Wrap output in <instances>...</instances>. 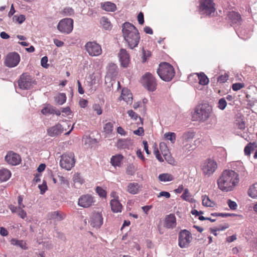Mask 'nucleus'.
Segmentation results:
<instances>
[{
    "label": "nucleus",
    "mask_w": 257,
    "mask_h": 257,
    "mask_svg": "<svg viewBox=\"0 0 257 257\" xmlns=\"http://www.w3.org/2000/svg\"><path fill=\"white\" fill-rule=\"evenodd\" d=\"M100 24L105 30H108L111 28L110 22L108 21V19L105 17H102L100 19Z\"/></svg>",
    "instance_id": "obj_37"
},
{
    "label": "nucleus",
    "mask_w": 257,
    "mask_h": 257,
    "mask_svg": "<svg viewBox=\"0 0 257 257\" xmlns=\"http://www.w3.org/2000/svg\"><path fill=\"white\" fill-rule=\"evenodd\" d=\"M138 21L140 25H143L144 23L143 13L140 12L138 16Z\"/></svg>",
    "instance_id": "obj_62"
},
{
    "label": "nucleus",
    "mask_w": 257,
    "mask_h": 257,
    "mask_svg": "<svg viewBox=\"0 0 257 257\" xmlns=\"http://www.w3.org/2000/svg\"><path fill=\"white\" fill-rule=\"evenodd\" d=\"M117 66L114 64H110L108 66L107 73L112 76H115L117 73Z\"/></svg>",
    "instance_id": "obj_39"
},
{
    "label": "nucleus",
    "mask_w": 257,
    "mask_h": 257,
    "mask_svg": "<svg viewBox=\"0 0 257 257\" xmlns=\"http://www.w3.org/2000/svg\"><path fill=\"white\" fill-rule=\"evenodd\" d=\"M23 208H19L17 214L21 218L24 219L27 217V213Z\"/></svg>",
    "instance_id": "obj_48"
},
{
    "label": "nucleus",
    "mask_w": 257,
    "mask_h": 257,
    "mask_svg": "<svg viewBox=\"0 0 257 257\" xmlns=\"http://www.w3.org/2000/svg\"><path fill=\"white\" fill-rule=\"evenodd\" d=\"M93 108L97 115H100L102 113V111L99 104H95L93 106Z\"/></svg>",
    "instance_id": "obj_53"
},
{
    "label": "nucleus",
    "mask_w": 257,
    "mask_h": 257,
    "mask_svg": "<svg viewBox=\"0 0 257 257\" xmlns=\"http://www.w3.org/2000/svg\"><path fill=\"white\" fill-rule=\"evenodd\" d=\"M0 234L3 236H6L8 235V231L5 227H0Z\"/></svg>",
    "instance_id": "obj_64"
},
{
    "label": "nucleus",
    "mask_w": 257,
    "mask_h": 257,
    "mask_svg": "<svg viewBox=\"0 0 257 257\" xmlns=\"http://www.w3.org/2000/svg\"><path fill=\"white\" fill-rule=\"evenodd\" d=\"M202 204L204 206L212 207L214 205L213 202L211 201L209 197L207 195L202 196Z\"/></svg>",
    "instance_id": "obj_35"
},
{
    "label": "nucleus",
    "mask_w": 257,
    "mask_h": 257,
    "mask_svg": "<svg viewBox=\"0 0 257 257\" xmlns=\"http://www.w3.org/2000/svg\"><path fill=\"white\" fill-rule=\"evenodd\" d=\"M181 197L182 199L190 203H193L195 201V200L192 197L191 194L189 192L188 189L187 188H186L184 190V192L181 196Z\"/></svg>",
    "instance_id": "obj_27"
},
{
    "label": "nucleus",
    "mask_w": 257,
    "mask_h": 257,
    "mask_svg": "<svg viewBox=\"0 0 257 257\" xmlns=\"http://www.w3.org/2000/svg\"><path fill=\"white\" fill-rule=\"evenodd\" d=\"M11 176L10 171L6 169L0 170V180L2 181H7Z\"/></svg>",
    "instance_id": "obj_28"
},
{
    "label": "nucleus",
    "mask_w": 257,
    "mask_h": 257,
    "mask_svg": "<svg viewBox=\"0 0 257 257\" xmlns=\"http://www.w3.org/2000/svg\"><path fill=\"white\" fill-rule=\"evenodd\" d=\"M158 179L161 182H169L174 180V177L169 173H162L159 175Z\"/></svg>",
    "instance_id": "obj_29"
},
{
    "label": "nucleus",
    "mask_w": 257,
    "mask_h": 257,
    "mask_svg": "<svg viewBox=\"0 0 257 257\" xmlns=\"http://www.w3.org/2000/svg\"><path fill=\"white\" fill-rule=\"evenodd\" d=\"M170 194L168 192L166 191H162L159 193V194L157 195L158 198L161 197H165L166 198H169L170 197Z\"/></svg>",
    "instance_id": "obj_59"
},
{
    "label": "nucleus",
    "mask_w": 257,
    "mask_h": 257,
    "mask_svg": "<svg viewBox=\"0 0 257 257\" xmlns=\"http://www.w3.org/2000/svg\"><path fill=\"white\" fill-rule=\"evenodd\" d=\"M238 174L232 170H226V192L232 191L238 183Z\"/></svg>",
    "instance_id": "obj_4"
},
{
    "label": "nucleus",
    "mask_w": 257,
    "mask_h": 257,
    "mask_svg": "<svg viewBox=\"0 0 257 257\" xmlns=\"http://www.w3.org/2000/svg\"><path fill=\"white\" fill-rule=\"evenodd\" d=\"M96 192L98 194V195L101 197H106V192L105 190H104L101 187L97 186L96 188Z\"/></svg>",
    "instance_id": "obj_46"
},
{
    "label": "nucleus",
    "mask_w": 257,
    "mask_h": 257,
    "mask_svg": "<svg viewBox=\"0 0 257 257\" xmlns=\"http://www.w3.org/2000/svg\"><path fill=\"white\" fill-rule=\"evenodd\" d=\"M90 225L96 228H99L103 224V217L101 213L94 212L90 219Z\"/></svg>",
    "instance_id": "obj_16"
},
{
    "label": "nucleus",
    "mask_w": 257,
    "mask_h": 257,
    "mask_svg": "<svg viewBox=\"0 0 257 257\" xmlns=\"http://www.w3.org/2000/svg\"><path fill=\"white\" fill-rule=\"evenodd\" d=\"M192 239L191 233L186 229L182 230L179 233V245L181 248H186Z\"/></svg>",
    "instance_id": "obj_9"
},
{
    "label": "nucleus",
    "mask_w": 257,
    "mask_h": 257,
    "mask_svg": "<svg viewBox=\"0 0 257 257\" xmlns=\"http://www.w3.org/2000/svg\"><path fill=\"white\" fill-rule=\"evenodd\" d=\"M225 171H223L221 176L217 180V184L219 188L222 191L225 190V177L224 176V173Z\"/></svg>",
    "instance_id": "obj_38"
},
{
    "label": "nucleus",
    "mask_w": 257,
    "mask_h": 257,
    "mask_svg": "<svg viewBox=\"0 0 257 257\" xmlns=\"http://www.w3.org/2000/svg\"><path fill=\"white\" fill-rule=\"evenodd\" d=\"M127 114L129 116L131 117V118L135 120H136L138 118L140 121V123L143 124V119L138 116V114H137L135 111L133 110H129L127 111Z\"/></svg>",
    "instance_id": "obj_42"
},
{
    "label": "nucleus",
    "mask_w": 257,
    "mask_h": 257,
    "mask_svg": "<svg viewBox=\"0 0 257 257\" xmlns=\"http://www.w3.org/2000/svg\"><path fill=\"white\" fill-rule=\"evenodd\" d=\"M86 51L91 56H97L102 53L101 46L95 42H88L85 46Z\"/></svg>",
    "instance_id": "obj_12"
},
{
    "label": "nucleus",
    "mask_w": 257,
    "mask_h": 257,
    "mask_svg": "<svg viewBox=\"0 0 257 257\" xmlns=\"http://www.w3.org/2000/svg\"><path fill=\"white\" fill-rule=\"evenodd\" d=\"M150 55L151 54L150 52H146L145 50L143 49L142 56L143 62H145L148 58L150 57Z\"/></svg>",
    "instance_id": "obj_56"
},
{
    "label": "nucleus",
    "mask_w": 257,
    "mask_h": 257,
    "mask_svg": "<svg viewBox=\"0 0 257 257\" xmlns=\"http://www.w3.org/2000/svg\"><path fill=\"white\" fill-rule=\"evenodd\" d=\"M211 111V107L208 104H199L192 112V120L204 122L209 118Z\"/></svg>",
    "instance_id": "obj_2"
},
{
    "label": "nucleus",
    "mask_w": 257,
    "mask_h": 257,
    "mask_svg": "<svg viewBox=\"0 0 257 257\" xmlns=\"http://www.w3.org/2000/svg\"><path fill=\"white\" fill-rule=\"evenodd\" d=\"M198 77L199 79V83L200 84L202 85H207L209 82V79L203 73H201L198 74Z\"/></svg>",
    "instance_id": "obj_36"
},
{
    "label": "nucleus",
    "mask_w": 257,
    "mask_h": 257,
    "mask_svg": "<svg viewBox=\"0 0 257 257\" xmlns=\"http://www.w3.org/2000/svg\"><path fill=\"white\" fill-rule=\"evenodd\" d=\"M88 104V101L84 99H81L79 100V105L82 108H85Z\"/></svg>",
    "instance_id": "obj_63"
},
{
    "label": "nucleus",
    "mask_w": 257,
    "mask_h": 257,
    "mask_svg": "<svg viewBox=\"0 0 257 257\" xmlns=\"http://www.w3.org/2000/svg\"><path fill=\"white\" fill-rule=\"evenodd\" d=\"M48 217L50 219H53L55 221H60L63 219L62 216L58 211L49 213Z\"/></svg>",
    "instance_id": "obj_34"
},
{
    "label": "nucleus",
    "mask_w": 257,
    "mask_h": 257,
    "mask_svg": "<svg viewBox=\"0 0 257 257\" xmlns=\"http://www.w3.org/2000/svg\"><path fill=\"white\" fill-rule=\"evenodd\" d=\"M113 128V124L111 122H107L104 126L103 129L105 134L109 135L110 134Z\"/></svg>",
    "instance_id": "obj_41"
},
{
    "label": "nucleus",
    "mask_w": 257,
    "mask_h": 257,
    "mask_svg": "<svg viewBox=\"0 0 257 257\" xmlns=\"http://www.w3.org/2000/svg\"><path fill=\"white\" fill-rule=\"evenodd\" d=\"M101 7L105 11L114 12L116 10V5L111 2H106L101 4Z\"/></svg>",
    "instance_id": "obj_25"
},
{
    "label": "nucleus",
    "mask_w": 257,
    "mask_h": 257,
    "mask_svg": "<svg viewBox=\"0 0 257 257\" xmlns=\"http://www.w3.org/2000/svg\"><path fill=\"white\" fill-rule=\"evenodd\" d=\"M130 141L125 139H119L117 142V147L120 148H126L128 147Z\"/></svg>",
    "instance_id": "obj_40"
},
{
    "label": "nucleus",
    "mask_w": 257,
    "mask_h": 257,
    "mask_svg": "<svg viewBox=\"0 0 257 257\" xmlns=\"http://www.w3.org/2000/svg\"><path fill=\"white\" fill-rule=\"evenodd\" d=\"M214 3L212 0H201L199 11L201 15L209 16L215 11Z\"/></svg>",
    "instance_id": "obj_6"
},
{
    "label": "nucleus",
    "mask_w": 257,
    "mask_h": 257,
    "mask_svg": "<svg viewBox=\"0 0 257 257\" xmlns=\"http://www.w3.org/2000/svg\"><path fill=\"white\" fill-rule=\"evenodd\" d=\"M228 23L234 28L241 25L242 22L241 16L237 12L232 11L227 13Z\"/></svg>",
    "instance_id": "obj_13"
},
{
    "label": "nucleus",
    "mask_w": 257,
    "mask_h": 257,
    "mask_svg": "<svg viewBox=\"0 0 257 257\" xmlns=\"http://www.w3.org/2000/svg\"><path fill=\"white\" fill-rule=\"evenodd\" d=\"M53 107L50 105H48L41 110V112L44 115H47L49 114H53Z\"/></svg>",
    "instance_id": "obj_45"
},
{
    "label": "nucleus",
    "mask_w": 257,
    "mask_h": 257,
    "mask_svg": "<svg viewBox=\"0 0 257 257\" xmlns=\"http://www.w3.org/2000/svg\"><path fill=\"white\" fill-rule=\"evenodd\" d=\"M63 131L62 125L58 123L47 130L48 135L50 137H54L61 134Z\"/></svg>",
    "instance_id": "obj_19"
},
{
    "label": "nucleus",
    "mask_w": 257,
    "mask_h": 257,
    "mask_svg": "<svg viewBox=\"0 0 257 257\" xmlns=\"http://www.w3.org/2000/svg\"><path fill=\"white\" fill-rule=\"evenodd\" d=\"M195 136V133L193 131L185 132L182 135V140L184 142H190L192 140Z\"/></svg>",
    "instance_id": "obj_31"
},
{
    "label": "nucleus",
    "mask_w": 257,
    "mask_h": 257,
    "mask_svg": "<svg viewBox=\"0 0 257 257\" xmlns=\"http://www.w3.org/2000/svg\"><path fill=\"white\" fill-rule=\"evenodd\" d=\"M5 159L9 164L12 166H17L20 164L22 161L21 156L13 151H9L5 156Z\"/></svg>",
    "instance_id": "obj_15"
},
{
    "label": "nucleus",
    "mask_w": 257,
    "mask_h": 257,
    "mask_svg": "<svg viewBox=\"0 0 257 257\" xmlns=\"http://www.w3.org/2000/svg\"><path fill=\"white\" fill-rule=\"evenodd\" d=\"M217 167L216 162L211 159L204 160L201 164V168L205 176L209 177L215 171Z\"/></svg>",
    "instance_id": "obj_7"
},
{
    "label": "nucleus",
    "mask_w": 257,
    "mask_h": 257,
    "mask_svg": "<svg viewBox=\"0 0 257 257\" xmlns=\"http://www.w3.org/2000/svg\"><path fill=\"white\" fill-rule=\"evenodd\" d=\"M75 164L74 154L72 152L66 153L61 156L60 166L66 170H70Z\"/></svg>",
    "instance_id": "obj_5"
},
{
    "label": "nucleus",
    "mask_w": 257,
    "mask_h": 257,
    "mask_svg": "<svg viewBox=\"0 0 257 257\" xmlns=\"http://www.w3.org/2000/svg\"><path fill=\"white\" fill-rule=\"evenodd\" d=\"M63 13L66 16H71L74 14V10L72 8L68 7L64 9Z\"/></svg>",
    "instance_id": "obj_55"
},
{
    "label": "nucleus",
    "mask_w": 257,
    "mask_h": 257,
    "mask_svg": "<svg viewBox=\"0 0 257 257\" xmlns=\"http://www.w3.org/2000/svg\"><path fill=\"white\" fill-rule=\"evenodd\" d=\"M111 210L115 213L121 211L122 206L118 200L116 199H113L110 201Z\"/></svg>",
    "instance_id": "obj_21"
},
{
    "label": "nucleus",
    "mask_w": 257,
    "mask_h": 257,
    "mask_svg": "<svg viewBox=\"0 0 257 257\" xmlns=\"http://www.w3.org/2000/svg\"><path fill=\"white\" fill-rule=\"evenodd\" d=\"M176 225V217L173 214L168 215L165 220V226L168 228H173Z\"/></svg>",
    "instance_id": "obj_20"
},
{
    "label": "nucleus",
    "mask_w": 257,
    "mask_h": 257,
    "mask_svg": "<svg viewBox=\"0 0 257 257\" xmlns=\"http://www.w3.org/2000/svg\"><path fill=\"white\" fill-rule=\"evenodd\" d=\"M56 102L59 105L63 104L66 100V96L64 93H59L55 97Z\"/></svg>",
    "instance_id": "obj_32"
},
{
    "label": "nucleus",
    "mask_w": 257,
    "mask_h": 257,
    "mask_svg": "<svg viewBox=\"0 0 257 257\" xmlns=\"http://www.w3.org/2000/svg\"><path fill=\"white\" fill-rule=\"evenodd\" d=\"M15 19H16L17 22H18L19 24H22L25 21L26 18L24 15H21L19 16H14L13 17V20H14Z\"/></svg>",
    "instance_id": "obj_50"
},
{
    "label": "nucleus",
    "mask_w": 257,
    "mask_h": 257,
    "mask_svg": "<svg viewBox=\"0 0 257 257\" xmlns=\"http://www.w3.org/2000/svg\"><path fill=\"white\" fill-rule=\"evenodd\" d=\"M73 181L75 183H78L79 184H82L84 182L83 178L79 173H76L74 174L73 177Z\"/></svg>",
    "instance_id": "obj_44"
},
{
    "label": "nucleus",
    "mask_w": 257,
    "mask_h": 257,
    "mask_svg": "<svg viewBox=\"0 0 257 257\" xmlns=\"http://www.w3.org/2000/svg\"><path fill=\"white\" fill-rule=\"evenodd\" d=\"M93 197L88 194L82 195L78 199V205L83 208H87L94 203Z\"/></svg>",
    "instance_id": "obj_17"
},
{
    "label": "nucleus",
    "mask_w": 257,
    "mask_h": 257,
    "mask_svg": "<svg viewBox=\"0 0 257 257\" xmlns=\"http://www.w3.org/2000/svg\"><path fill=\"white\" fill-rule=\"evenodd\" d=\"M39 188L41 191L42 194H44L47 189V186L46 182H43L41 185H39Z\"/></svg>",
    "instance_id": "obj_58"
},
{
    "label": "nucleus",
    "mask_w": 257,
    "mask_h": 257,
    "mask_svg": "<svg viewBox=\"0 0 257 257\" xmlns=\"http://www.w3.org/2000/svg\"><path fill=\"white\" fill-rule=\"evenodd\" d=\"M135 135L139 136H142L144 134V130L143 127H139L137 130L134 131Z\"/></svg>",
    "instance_id": "obj_57"
},
{
    "label": "nucleus",
    "mask_w": 257,
    "mask_h": 257,
    "mask_svg": "<svg viewBox=\"0 0 257 257\" xmlns=\"http://www.w3.org/2000/svg\"><path fill=\"white\" fill-rule=\"evenodd\" d=\"M98 76L96 75L94 73H93L89 76V79H90L91 85H94L96 83V80L98 79Z\"/></svg>",
    "instance_id": "obj_51"
},
{
    "label": "nucleus",
    "mask_w": 257,
    "mask_h": 257,
    "mask_svg": "<svg viewBox=\"0 0 257 257\" xmlns=\"http://www.w3.org/2000/svg\"><path fill=\"white\" fill-rule=\"evenodd\" d=\"M154 154L158 161H159L160 162H164L163 158L161 156L158 148L156 147H155L154 149Z\"/></svg>",
    "instance_id": "obj_49"
},
{
    "label": "nucleus",
    "mask_w": 257,
    "mask_h": 257,
    "mask_svg": "<svg viewBox=\"0 0 257 257\" xmlns=\"http://www.w3.org/2000/svg\"><path fill=\"white\" fill-rule=\"evenodd\" d=\"M143 85L150 91H154L156 89V82L155 78L150 73H147L142 77Z\"/></svg>",
    "instance_id": "obj_11"
},
{
    "label": "nucleus",
    "mask_w": 257,
    "mask_h": 257,
    "mask_svg": "<svg viewBox=\"0 0 257 257\" xmlns=\"http://www.w3.org/2000/svg\"><path fill=\"white\" fill-rule=\"evenodd\" d=\"M227 204L229 208L231 210H235L237 208V204L235 202L228 199L227 201Z\"/></svg>",
    "instance_id": "obj_52"
},
{
    "label": "nucleus",
    "mask_w": 257,
    "mask_h": 257,
    "mask_svg": "<svg viewBox=\"0 0 257 257\" xmlns=\"http://www.w3.org/2000/svg\"><path fill=\"white\" fill-rule=\"evenodd\" d=\"M119 60L121 66L123 67H127L130 62L129 54L124 49H121L118 53Z\"/></svg>",
    "instance_id": "obj_18"
},
{
    "label": "nucleus",
    "mask_w": 257,
    "mask_h": 257,
    "mask_svg": "<svg viewBox=\"0 0 257 257\" xmlns=\"http://www.w3.org/2000/svg\"><path fill=\"white\" fill-rule=\"evenodd\" d=\"M11 243L13 245L20 247L22 249H27L28 248L26 242L22 240H18L15 238H12L11 240Z\"/></svg>",
    "instance_id": "obj_26"
},
{
    "label": "nucleus",
    "mask_w": 257,
    "mask_h": 257,
    "mask_svg": "<svg viewBox=\"0 0 257 257\" xmlns=\"http://www.w3.org/2000/svg\"><path fill=\"white\" fill-rule=\"evenodd\" d=\"M120 97L122 99L124 100L127 103H131L133 99V95L130 91L126 89L123 88L122 90Z\"/></svg>",
    "instance_id": "obj_22"
},
{
    "label": "nucleus",
    "mask_w": 257,
    "mask_h": 257,
    "mask_svg": "<svg viewBox=\"0 0 257 257\" xmlns=\"http://www.w3.org/2000/svg\"><path fill=\"white\" fill-rule=\"evenodd\" d=\"M244 87L243 83H235L232 84V88L234 91H237Z\"/></svg>",
    "instance_id": "obj_47"
},
{
    "label": "nucleus",
    "mask_w": 257,
    "mask_h": 257,
    "mask_svg": "<svg viewBox=\"0 0 257 257\" xmlns=\"http://www.w3.org/2000/svg\"><path fill=\"white\" fill-rule=\"evenodd\" d=\"M257 147L256 143H249L244 148V154L246 156H249L251 152Z\"/></svg>",
    "instance_id": "obj_30"
},
{
    "label": "nucleus",
    "mask_w": 257,
    "mask_h": 257,
    "mask_svg": "<svg viewBox=\"0 0 257 257\" xmlns=\"http://www.w3.org/2000/svg\"><path fill=\"white\" fill-rule=\"evenodd\" d=\"M122 32L124 40L130 49L138 46L140 36L138 29L132 24L125 22L122 26Z\"/></svg>",
    "instance_id": "obj_1"
},
{
    "label": "nucleus",
    "mask_w": 257,
    "mask_h": 257,
    "mask_svg": "<svg viewBox=\"0 0 257 257\" xmlns=\"http://www.w3.org/2000/svg\"><path fill=\"white\" fill-rule=\"evenodd\" d=\"M123 159V156L120 154L113 156L110 159V163L114 167H120Z\"/></svg>",
    "instance_id": "obj_24"
},
{
    "label": "nucleus",
    "mask_w": 257,
    "mask_h": 257,
    "mask_svg": "<svg viewBox=\"0 0 257 257\" xmlns=\"http://www.w3.org/2000/svg\"><path fill=\"white\" fill-rule=\"evenodd\" d=\"M157 73L160 77L165 81H169L174 76L175 71L172 65L167 62L161 63Z\"/></svg>",
    "instance_id": "obj_3"
},
{
    "label": "nucleus",
    "mask_w": 257,
    "mask_h": 257,
    "mask_svg": "<svg viewBox=\"0 0 257 257\" xmlns=\"http://www.w3.org/2000/svg\"><path fill=\"white\" fill-rule=\"evenodd\" d=\"M140 190V186L137 183H130L127 185V191L132 194H138Z\"/></svg>",
    "instance_id": "obj_23"
},
{
    "label": "nucleus",
    "mask_w": 257,
    "mask_h": 257,
    "mask_svg": "<svg viewBox=\"0 0 257 257\" xmlns=\"http://www.w3.org/2000/svg\"><path fill=\"white\" fill-rule=\"evenodd\" d=\"M59 180L61 184H66L68 185L69 182L67 179L63 176H58Z\"/></svg>",
    "instance_id": "obj_61"
},
{
    "label": "nucleus",
    "mask_w": 257,
    "mask_h": 257,
    "mask_svg": "<svg viewBox=\"0 0 257 257\" xmlns=\"http://www.w3.org/2000/svg\"><path fill=\"white\" fill-rule=\"evenodd\" d=\"M58 30L63 33L69 34L73 28V21L71 18H65L61 20L58 24Z\"/></svg>",
    "instance_id": "obj_10"
},
{
    "label": "nucleus",
    "mask_w": 257,
    "mask_h": 257,
    "mask_svg": "<svg viewBox=\"0 0 257 257\" xmlns=\"http://www.w3.org/2000/svg\"><path fill=\"white\" fill-rule=\"evenodd\" d=\"M164 137L170 141L171 143H174L176 141V134L174 133H167L164 134Z\"/></svg>",
    "instance_id": "obj_43"
},
{
    "label": "nucleus",
    "mask_w": 257,
    "mask_h": 257,
    "mask_svg": "<svg viewBox=\"0 0 257 257\" xmlns=\"http://www.w3.org/2000/svg\"><path fill=\"white\" fill-rule=\"evenodd\" d=\"M20 61V56L16 52L9 53L6 57L5 65L10 68L15 67L18 65Z\"/></svg>",
    "instance_id": "obj_14"
},
{
    "label": "nucleus",
    "mask_w": 257,
    "mask_h": 257,
    "mask_svg": "<svg viewBox=\"0 0 257 257\" xmlns=\"http://www.w3.org/2000/svg\"><path fill=\"white\" fill-rule=\"evenodd\" d=\"M218 107L221 110H223L225 108V98H221L219 100Z\"/></svg>",
    "instance_id": "obj_60"
},
{
    "label": "nucleus",
    "mask_w": 257,
    "mask_h": 257,
    "mask_svg": "<svg viewBox=\"0 0 257 257\" xmlns=\"http://www.w3.org/2000/svg\"><path fill=\"white\" fill-rule=\"evenodd\" d=\"M48 62V57L47 56L43 57L41 60V66L45 68H48V64H47Z\"/></svg>",
    "instance_id": "obj_54"
},
{
    "label": "nucleus",
    "mask_w": 257,
    "mask_h": 257,
    "mask_svg": "<svg viewBox=\"0 0 257 257\" xmlns=\"http://www.w3.org/2000/svg\"><path fill=\"white\" fill-rule=\"evenodd\" d=\"M35 84V80L31 75L23 73L18 81L19 87L24 90L30 89Z\"/></svg>",
    "instance_id": "obj_8"
},
{
    "label": "nucleus",
    "mask_w": 257,
    "mask_h": 257,
    "mask_svg": "<svg viewBox=\"0 0 257 257\" xmlns=\"http://www.w3.org/2000/svg\"><path fill=\"white\" fill-rule=\"evenodd\" d=\"M248 194L251 198H257V183L253 184L249 187Z\"/></svg>",
    "instance_id": "obj_33"
}]
</instances>
